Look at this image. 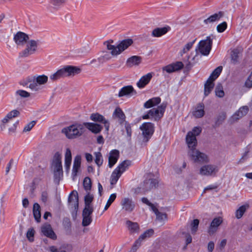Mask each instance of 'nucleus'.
<instances>
[{
	"label": "nucleus",
	"mask_w": 252,
	"mask_h": 252,
	"mask_svg": "<svg viewBox=\"0 0 252 252\" xmlns=\"http://www.w3.org/2000/svg\"><path fill=\"white\" fill-rule=\"evenodd\" d=\"M90 119L93 121L103 124L106 132L109 131L110 123L102 115L97 113H93L90 116Z\"/></svg>",
	"instance_id": "18"
},
{
	"label": "nucleus",
	"mask_w": 252,
	"mask_h": 252,
	"mask_svg": "<svg viewBox=\"0 0 252 252\" xmlns=\"http://www.w3.org/2000/svg\"><path fill=\"white\" fill-rule=\"evenodd\" d=\"M162 70L163 71H165L168 73H170L175 72L174 67H173V65H172V64H168V65L162 67Z\"/></svg>",
	"instance_id": "60"
},
{
	"label": "nucleus",
	"mask_w": 252,
	"mask_h": 252,
	"mask_svg": "<svg viewBox=\"0 0 252 252\" xmlns=\"http://www.w3.org/2000/svg\"><path fill=\"white\" fill-rule=\"evenodd\" d=\"M212 46V39L210 36H207L206 39L200 41L195 50L196 52L198 51L204 56H207L209 54Z\"/></svg>",
	"instance_id": "7"
},
{
	"label": "nucleus",
	"mask_w": 252,
	"mask_h": 252,
	"mask_svg": "<svg viewBox=\"0 0 252 252\" xmlns=\"http://www.w3.org/2000/svg\"><path fill=\"white\" fill-rule=\"evenodd\" d=\"M94 209H84L82 213L83 220L82 225L87 226L89 225L92 221L91 215L93 213Z\"/></svg>",
	"instance_id": "21"
},
{
	"label": "nucleus",
	"mask_w": 252,
	"mask_h": 252,
	"mask_svg": "<svg viewBox=\"0 0 252 252\" xmlns=\"http://www.w3.org/2000/svg\"><path fill=\"white\" fill-rule=\"evenodd\" d=\"M214 243L212 241H210L209 242L208 244V251L209 252H212L214 249Z\"/></svg>",
	"instance_id": "64"
},
{
	"label": "nucleus",
	"mask_w": 252,
	"mask_h": 252,
	"mask_svg": "<svg viewBox=\"0 0 252 252\" xmlns=\"http://www.w3.org/2000/svg\"><path fill=\"white\" fill-rule=\"evenodd\" d=\"M113 40H108L104 43L107 49L110 51L112 56H117L121 54L133 43L132 39L128 38L120 41L116 45H112Z\"/></svg>",
	"instance_id": "1"
},
{
	"label": "nucleus",
	"mask_w": 252,
	"mask_h": 252,
	"mask_svg": "<svg viewBox=\"0 0 252 252\" xmlns=\"http://www.w3.org/2000/svg\"><path fill=\"white\" fill-rule=\"evenodd\" d=\"M216 95L219 97H222L224 95L221 84H218L215 88Z\"/></svg>",
	"instance_id": "48"
},
{
	"label": "nucleus",
	"mask_w": 252,
	"mask_h": 252,
	"mask_svg": "<svg viewBox=\"0 0 252 252\" xmlns=\"http://www.w3.org/2000/svg\"><path fill=\"white\" fill-rule=\"evenodd\" d=\"M39 43L38 40H31L27 44L26 47L19 53V57H27L35 53Z\"/></svg>",
	"instance_id": "10"
},
{
	"label": "nucleus",
	"mask_w": 252,
	"mask_h": 252,
	"mask_svg": "<svg viewBox=\"0 0 252 252\" xmlns=\"http://www.w3.org/2000/svg\"><path fill=\"white\" fill-rule=\"evenodd\" d=\"M20 111L14 109L9 112L0 121V129L3 131L6 130V126L10 125L15 121L14 120L15 118L19 116Z\"/></svg>",
	"instance_id": "6"
},
{
	"label": "nucleus",
	"mask_w": 252,
	"mask_h": 252,
	"mask_svg": "<svg viewBox=\"0 0 252 252\" xmlns=\"http://www.w3.org/2000/svg\"><path fill=\"white\" fill-rule=\"evenodd\" d=\"M202 129L199 126L194 127L191 131H189L186 136V143L189 150L195 148L197 145L196 136L198 135L201 132Z\"/></svg>",
	"instance_id": "5"
},
{
	"label": "nucleus",
	"mask_w": 252,
	"mask_h": 252,
	"mask_svg": "<svg viewBox=\"0 0 252 252\" xmlns=\"http://www.w3.org/2000/svg\"><path fill=\"white\" fill-rule=\"evenodd\" d=\"M33 214L36 221L37 222H40L41 219L40 207L37 203H35L33 204Z\"/></svg>",
	"instance_id": "37"
},
{
	"label": "nucleus",
	"mask_w": 252,
	"mask_h": 252,
	"mask_svg": "<svg viewBox=\"0 0 252 252\" xmlns=\"http://www.w3.org/2000/svg\"><path fill=\"white\" fill-rule=\"evenodd\" d=\"M44 181L42 180V176L36 177L34 178L32 183H31V187L33 189L39 188L42 187V185Z\"/></svg>",
	"instance_id": "38"
},
{
	"label": "nucleus",
	"mask_w": 252,
	"mask_h": 252,
	"mask_svg": "<svg viewBox=\"0 0 252 252\" xmlns=\"http://www.w3.org/2000/svg\"><path fill=\"white\" fill-rule=\"evenodd\" d=\"M41 231L45 236L53 240H55L57 238L56 235L49 224L46 223L44 224L41 227Z\"/></svg>",
	"instance_id": "23"
},
{
	"label": "nucleus",
	"mask_w": 252,
	"mask_h": 252,
	"mask_svg": "<svg viewBox=\"0 0 252 252\" xmlns=\"http://www.w3.org/2000/svg\"><path fill=\"white\" fill-rule=\"evenodd\" d=\"M171 64L174 67L175 71L180 70L184 67V64L181 62H177Z\"/></svg>",
	"instance_id": "58"
},
{
	"label": "nucleus",
	"mask_w": 252,
	"mask_h": 252,
	"mask_svg": "<svg viewBox=\"0 0 252 252\" xmlns=\"http://www.w3.org/2000/svg\"><path fill=\"white\" fill-rule=\"evenodd\" d=\"M94 199V196L92 194L88 193L85 196V207L84 209H88L91 210V209H93V207L91 205V203L93 201Z\"/></svg>",
	"instance_id": "44"
},
{
	"label": "nucleus",
	"mask_w": 252,
	"mask_h": 252,
	"mask_svg": "<svg viewBox=\"0 0 252 252\" xmlns=\"http://www.w3.org/2000/svg\"><path fill=\"white\" fill-rule=\"evenodd\" d=\"M154 233V231L152 229H150L145 231L139 237V238L135 241L133 245L132 250L134 252L136 251L141 245V242L146 239V238H149L152 236Z\"/></svg>",
	"instance_id": "16"
},
{
	"label": "nucleus",
	"mask_w": 252,
	"mask_h": 252,
	"mask_svg": "<svg viewBox=\"0 0 252 252\" xmlns=\"http://www.w3.org/2000/svg\"><path fill=\"white\" fill-rule=\"evenodd\" d=\"M169 30V27L158 28L153 31L152 35L154 37H160L167 33Z\"/></svg>",
	"instance_id": "34"
},
{
	"label": "nucleus",
	"mask_w": 252,
	"mask_h": 252,
	"mask_svg": "<svg viewBox=\"0 0 252 252\" xmlns=\"http://www.w3.org/2000/svg\"><path fill=\"white\" fill-rule=\"evenodd\" d=\"M85 131L83 123H75L62 130V133L69 139H74L81 136Z\"/></svg>",
	"instance_id": "2"
},
{
	"label": "nucleus",
	"mask_w": 252,
	"mask_h": 252,
	"mask_svg": "<svg viewBox=\"0 0 252 252\" xmlns=\"http://www.w3.org/2000/svg\"><path fill=\"white\" fill-rule=\"evenodd\" d=\"M162 185L158 179L153 178L152 175H150L144 182V188L146 189L161 188Z\"/></svg>",
	"instance_id": "13"
},
{
	"label": "nucleus",
	"mask_w": 252,
	"mask_h": 252,
	"mask_svg": "<svg viewBox=\"0 0 252 252\" xmlns=\"http://www.w3.org/2000/svg\"><path fill=\"white\" fill-rule=\"evenodd\" d=\"M223 219L221 217H219L214 218L208 229V233L210 235H213L217 232L219 226L222 223Z\"/></svg>",
	"instance_id": "19"
},
{
	"label": "nucleus",
	"mask_w": 252,
	"mask_h": 252,
	"mask_svg": "<svg viewBox=\"0 0 252 252\" xmlns=\"http://www.w3.org/2000/svg\"><path fill=\"white\" fill-rule=\"evenodd\" d=\"M199 220L198 219L193 220L190 224L191 232L192 234H195L198 230Z\"/></svg>",
	"instance_id": "49"
},
{
	"label": "nucleus",
	"mask_w": 252,
	"mask_h": 252,
	"mask_svg": "<svg viewBox=\"0 0 252 252\" xmlns=\"http://www.w3.org/2000/svg\"><path fill=\"white\" fill-rule=\"evenodd\" d=\"M121 205L123 210L129 213L132 212L135 207L132 199L128 197L123 198L121 200Z\"/></svg>",
	"instance_id": "17"
},
{
	"label": "nucleus",
	"mask_w": 252,
	"mask_h": 252,
	"mask_svg": "<svg viewBox=\"0 0 252 252\" xmlns=\"http://www.w3.org/2000/svg\"><path fill=\"white\" fill-rule=\"evenodd\" d=\"M227 23L225 22H223L221 24L218 25L217 27V31L219 32H223L227 28Z\"/></svg>",
	"instance_id": "56"
},
{
	"label": "nucleus",
	"mask_w": 252,
	"mask_h": 252,
	"mask_svg": "<svg viewBox=\"0 0 252 252\" xmlns=\"http://www.w3.org/2000/svg\"><path fill=\"white\" fill-rule=\"evenodd\" d=\"M51 170L53 172L55 179L59 181L63 177V171L62 164V156L60 153L57 152L54 155Z\"/></svg>",
	"instance_id": "4"
},
{
	"label": "nucleus",
	"mask_w": 252,
	"mask_h": 252,
	"mask_svg": "<svg viewBox=\"0 0 252 252\" xmlns=\"http://www.w3.org/2000/svg\"><path fill=\"white\" fill-rule=\"evenodd\" d=\"M35 121H32L28 124H27L24 127L23 129V132H27L30 131L32 128V127L34 126L35 125Z\"/></svg>",
	"instance_id": "54"
},
{
	"label": "nucleus",
	"mask_w": 252,
	"mask_h": 252,
	"mask_svg": "<svg viewBox=\"0 0 252 252\" xmlns=\"http://www.w3.org/2000/svg\"><path fill=\"white\" fill-rule=\"evenodd\" d=\"M245 86L248 88H252V72L246 81Z\"/></svg>",
	"instance_id": "63"
},
{
	"label": "nucleus",
	"mask_w": 252,
	"mask_h": 252,
	"mask_svg": "<svg viewBox=\"0 0 252 252\" xmlns=\"http://www.w3.org/2000/svg\"><path fill=\"white\" fill-rule=\"evenodd\" d=\"M84 128L88 129L92 132L97 134L102 129V126L100 125L94 123H83Z\"/></svg>",
	"instance_id": "25"
},
{
	"label": "nucleus",
	"mask_w": 252,
	"mask_h": 252,
	"mask_svg": "<svg viewBox=\"0 0 252 252\" xmlns=\"http://www.w3.org/2000/svg\"><path fill=\"white\" fill-rule=\"evenodd\" d=\"M240 57V52L238 49H234L231 53V63L236 64L238 63Z\"/></svg>",
	"instance_id": "41"
},
{
	"label": "nucleus",
	"mask_w": 252,
	"mask_h": 252,
	"mask_svg": "<svg viewBox=\"0 0 252 252\" xmlns=\"http://www.w3.org/2000/svg\"><path fill=\"white\" fill-rule=\"evenodd\" d=\"M153 77V73H148L143 76L137 83V86L139 88H144L149 83Z\"/></svg>",
	"instance_id": "28"
},
{
	"label": "nucleus",
	"mask_w": 252,
	"mask_h": 252,
	"mask_svg": "<svg viewBox=\"0 0 252 252\" xmlns=\"http://www.w3.org/2000/svg\"><path fill=\"white\" fill-rule=\"evenodd\" d=\"M204 106L202 103H199L195 107L194 110L192 112V115L195 118L202 117L204 115Z\"/></svg>",
	"instance_id": "31"
},
{
	"label": "nucleus",
	"mask_w": 252,
	"mask_h": 252,
	"mask_svg": "<svg viewBox=\"0 0 252 252\" xmlns=\"http://www.w3.org/2000/svg\"><path fill=\"white\" fill-rule=\"evenodd\" d=\"M141 61V59L140 57L134 56L128 58L126 61V65L128 66L131 67L134 65H138Z\"/></svg>",
	"instance_id": "36"
},
{
	"label": "nucleus",
	"mask_w": 252,
	"mask_h": 252,
	"mask_svg": "<svg viewBox=\"0 0 252 252\" xmlns=\"http://www.w3.org/2000/svg\"><path fill=\"white\" fill-rule=\"evenodd\" d=\"M83 186L85 189H91L92 181L90 178L85 177L83 181Z\"/></svg>",
	"instance_id": "53"
},
{
	"label": "nucleus",
	"mask_w": 252,
	"mask_h": 252,
	"mask_svg": "<svg viewBox=\"0 0 252 252\" xmlns=\"http://www.w3.org/2000/svg\"><path fill=\"white\" fill-rule=\"evenodd\" d=\"M126 224L128 228V229L132 232H137L139 230V225L136 222H133L130 220H127Z\"/></svg>",
	"instance_id": "45"
},
{
	"label": "nucleus",
	"mask_w": 252,
	"mask_h": 252,
	"mask_svg": "<svg viewBox=\"0 0 252 252\" xmlns=\"http://www.w3.org/2000/svg\"><path fill=\"white\" fill-rule=\"evenodd\" d=\"M250 205L249 204H245L241 206L237 209L235 213V217L237 219H241L246 211L249 208Z\"/></svg>",
	"instance_id": "32"
},
{
	"label": "nucleus",
	"mask_w": 252,
	"mask_h": 252,
	"mask_svg": "<svg viewBox=\"0 0 252 252\" xmlns=\"http://www.w3.org/2000/svg\"><path fill=\"white\" fill-rule=\"evenodd\" d=\"M136 94V92L134 91L132 86H127L123 87L120 91L118 96L119 97H122L124 96H131Z\"/></svg>",
	"instance_id": "26"
},
{
	"label": "nucleus",
	"mask_w": 252,
	"mask_h": 252,
	"mask_svg": "<svg viewBox=\"0 0 252 252\" xmlns=\"http://www.w3.org/2000/svg\"><path fill=\"white\" fill-rule=\"evenodd\" d=\"M131 165V161L126 160L121 162L115 169L120 174H122Z\"/></svg>",
	"instance_id": "33"
},
{
	"label": "nucleus",
	"mask_w": 252,
	"mask_h": 252,
	"mask_svg": "<svg viewBox=\"0 0 252 252\" xmlns=\"http://www.w3.org/2000/svg\"><path fill=\"white\" fill-rule=\"evenodd\" d=\"M16 94L23 97H27L30 96V94L24 90H18L16 91Z\"/></svg>",
	"instance_id": "61"
},
{
	"label": "nucleus",
	"mask_w": 252,
	"mask_h": 252,
	"mask_svg": "<svg viewBox=\"0 0 252 252\" xmlns=\"http://www.w3.org/2000/svg\"><path fill=\"white\" fill-rule=\"evenodd\" d=\"M156 215L157 220L161 222H164L167 220V215L165 213H162L158 211V209L156 207L153 210Z\"/></svg>",
	"instance_id": "42"
},
{
	"label": "nucleus",
	"mask_w": 252,
	"mask_h": 252,
	"mask_svg": "<svg viewBox=\"0 0 252 252\" xmlns=\"http://www.w3.org/2000/svg\"><path fill=\"white\" fill-rule=\"evenodd\" d=\"M144 137V140L148 141L154 132V125L151 123H144L140 127Z\"/></svg>",
	"instance_id": "12"
},
{
	"label": "nucleus",
	"mask_w": 252,
	"mask_h": 252,
	"mask_svg": "<svg viewBox=\"0 0 252 252\" xmlns=\"http://www.w3.org/2000/svg\"><path fill=\"white\" fill-rule=\"evenodd\" d=\"M214 87V81L208 79L204 85V95L207 96Z\"/></svg>",
	"instance_id": "39"
},
{
	"label": "nucleus",
	"mask_w": 252,
	"mask_h": 252,
	"mask_svg": "<svg viewBox=\"0 0 252 252\" xmlns=\"http://www.w3.org/2000/svg\"><path fill=\"white\" fill-rule=\"evenodd\" d=\"M68 201L71 208L77 210L78 208V195L76 190H73L69 194Z\"/></svg>",
	"instance_id": "20"
},
{
	"label": "nucleus",
	"mask_w": 252,
	"mask_h": 252,
	"mask_svg": "<svg viewBox=\"0 0 252 252\" xmlns=\"http://www.w3.org/2000/svg\"><path fill=\"white\" fill-rule=\"evenodd\" d=\"M72 161L71 151L69 148L66 149L64 159V167L66 172H69Z\"/></svg>",
	"instance_id": "29"
},
{
	"label": "nucleus",
	"mask_w": 252,
	"mask_h": 252,
	"mask_svg": "<svg viewBox=\"0 0 252 252\" xmlns=\"http://www.w3.org/2000/svg\"><path fill=\"white\" fill-rule=\"evenodd\" d=\"M81 69L77 66L66 65L50 76V79L56 81L61 78L73 76L81 72Z\"/></svg>",
	"instance_id": "3"
},
{
	"label": "nucleus",
	"mask_w": 252,
	"mask_h": 252,
	"mask_svg": "<svg viewBox=\"0 0 252 252\" xmlns=\"http://www.w3.org/2000/svg\"><path fill=\"white\" fill-rule=\"evenodd\" d=\"M48 80V77L45 75L34 76L33 82H30L29 87L33 91H38L39 89V85L45 84Z\"/></svg>",
	"instance_id": "11"
},
{
	"label": "nucleus",
	"mask_w": 252,
	"mask_h": 252,
	"mask_svg": "<svg viewBox=\"0 0 252 252\" xmlns=\"http://www.w3.org/2000/svg\"><path fill=\"white\" fill-rule=\"evenodd\" d=\"M72 249V246L69 244H63L60 248V252H69Z\"/></svg>",
	"instance_id": "55"
},
{
	"label": "nucleus",
	"mask_w": 252,
	"mask_h": 252,
	"mask_svg": "<svg viewBox=\"0 0 252 252\" xmlns=\"http://www.w3.org/2000/svg\"><path fill=\"white\" fill-rule=\"evenodd\" d=\"M249 111V108L247 106H244L239 108L231 117L232 122H234L243 116H245Z\"/></svg>",
	"instance_id": "22"
},
{
	"label": "nucleus",
	"mask_w": 252,
	"mask_h": 252,
	"mask_svg": "<svg viewBox=\"0 0 252 252\" xmlns=\"http://www.w3.org/2000/svg\"><path fill=\"white\" fill-rule=\"evenodd\" d=\"M81 162V157L80 155H77L74 159L73 169L72 172V177L74 180L78 172Z\"/></svg>",
	"instance_id": "24"
},
{
	"label": "nucleus",
	"mask_w": 252,
	"mask_h": 252,
	"mask_svg": "<svg viewBox=\"0 0 252 252\" xmlns=\"http://www.w3.org/2000/svg\"><path fill=\"white\" fill-rule=\"evenodd\" d=\"M188 155L195 162L203 163L209 161V158L207 155L202 153L195 148L189 150Z\"/></svg>",
	"instance_id": "9"
},
{
	"label": "nucleus",
	"mask_w": 252,
	"mask_h": 252,
	"mask_svg": "<svg viewBox=\"0 0 252 252\" xmlns=\"http://www.w3.org/2000/svg\"><path fill=\"white\" fill-rule=\"evenodd\" d=\"M122 175L115 169L113 171L111 176V184L113 185L116 183Z\"/></svg>",
	"instance_id": "47"
},
{
	"label": "nucleus",
	"mask_w": 252,
	"mask_h": 252,
	"mask_svg": "<svg viewBox=\"0 0 252 252\" xmlns=\"http://www.w3.org/2000/svg\"><path fill=\"white\" fill-rule=\"evenodd\" d=\"M222 70V67L219 66L217 67L211 73L208 79L214 81L220 75Z\"/></svg>",
	"instance_id": "43"
},
{
	"label": "nucleus",
	"mask_w": 252,
	"mask_h": 252,
	"mask_svg": "<svg viewBox=\"0 0 252 252\" xmlns=\"http://www.w3.org/2000/svg\"><path fill=\"white\" fill-rule=\"evenodd\" d=\"M223 16V12L220 11L211 15L209 17L204 20V23L206 24L213 23L219 21Z\"/></svg>",
	"instance_id": "30"
},
{
	"label": "nucleus",
	"mask_w": 252,
	"mask_h": 252,
	"mask_svg": "<svg viewBox=\"0 0 252 252\" xmlns=\"http://www.w3.org/2000/svg\"><path fill=\"white\" fill-rule=\"evenodd\" d=\"M34 230L32 228L28 229L27 232V237L30 242H33L34 240Z\"/></svg>",
	"instance_id": "52"
},
{
	"label": "nucleus",
	"mask_w": 252,
	"mask_h": 252,
	"mask_svg": "<svg viewBox=\"0 0 252 252\" xmlns=\"http://www.w3.org/2000/svg\"><path fill=\"white\" fill-rule=\"evenodd\" d=\"M18 124L19 121L17 120L6 126V129L7 130L8 134L12 135L16 133Z\"/></svg>",
	"instance_id": "40"
},
{
	"label": "nucleus",
	"mask_w": 252,
	"mask_h": 252,
	"mask_svg": "<svg viewBox=\"0 0 252 252\" xmlns=\"http://www.w3.org/2000/svg\"><path fill=\"white\" fill-rule=\"evenodd\" d=\"M160 98L158 97H153L147 101L144 104L146 108H149L158 105L160 102Z\"/></svg>",
	"instance_id": "35"
},
{
	"label": "nucleus",
	"mask_w": 252,
	"mask_h": 252,
	"mask_svg": "<svg viewBox=\"0 0 252 252\" xmlns=\"http://www.w3.org/2000/svg\"><path fill=\"white\" fill-rule=\"evenodd\" d=\"M119 157V152L117 150H113L109 153L108 165L111 168L117 161Z\"/></svg>",
	"instance_id": "27"
},
{
	"label": "nucleus",
	"mask_w": 252,
	"mask_h": 252,
	"mask_svg": "<svg viewBox=\"0 0 252 252\" xmlns=\"http://www.w3.org/2000/svg\"><path fill=\"white\" fill-rule=\"evenodd\" d=\"M218 167L215 165L207 164L201 167L199 174L202 176H214L218 171Z\"/></svg>",
	"instance_id": "14"
},
{
	"label": "nucleus",
	"mask_w": 252,
	"mask_h": 252,
	"mask_svg": "<svg viewBox=\"0 0 252 252\" xmlns=\"http://www.w3.org/2000/svg\"><path fill=\"white\" fill-rule=\"evenodd\" d=\"M114 114L121 119H123L124 118V114L120 108H116L114 112Z\"/></svg>",
	"instance_id": "59"
},
{
	"label": "nucleus",
	"mask_w": 252,
	"mask_h": 252,
	"mask_svg": "<svg viewBox=\"0 0 252 252\" xmlns=\"http://www.w3.org/2000/svg\"><path fill=\"white\" fill-rule=\"evenodd\" d=\"M29 39L28 35L22 32H17L13 37V40L17 47L23 46Z\"/></svg>",
	"instance_id": "15"
},
{
	"label": "nucleus",
	"mask_w": 252,
	"mask_h": 252,
	"mask_svg": "<svg viewBox=\"0 0 252 252\" xmlns=\"http://www.w3.org/2000/svg\"><path fill=\"white\" fill-rule=\"evenodd\" d=\"M166 107L165 104L162 103L158 107L150 110L147 114L142 116V118L143 119H148L151 117L155 120H158L163 116Z\"/></svg>",
	"instance_id": "8"
},
{
	"label": "nucleus",
	"mask_w": 252,
	"mask_h": 252,
	"mask_svg": "<svg viewBox=\"0 0 252 252\" xmlns=\"http://www.w3.org/2000/svg\"><path fill=\"white\" fill-rule=\"evenodd\" d=\"M16 164L13 159L10 160L9 162L7 165L5 170V174L7 175L9 172V171L12 169H15Z\"/></svg>",
	"instance_id": "51"
},
{
	"label": "nucleus",
	"mask_w": 252,
	"mask_h": 252,
	"mask_svg": "<svg viewBox=\"0 0 252 252\" xmlns=\"http://www.w3.org/2000/svg\"><path fill=\"white\" fill-rule=\"evenodd\" d=\"M196 40V39L193 40V41L191 42H189L187 43L185 46L184 47L183 50L181 51L182 55L183 54H185L190 50V49L192 48L193 44L194 43L195 41Z\"/></svg>",
	"instance_id": "50"
},
{
	"label": "nucleus",
	"mask_w": 252,
	"mask_h": 252,
	"mask_svg": "<svg viewBox=\"0 0 252 252\" xmlns=\"http://www.w3.org/2000/svg\"><path fill=\"white\" fill-rule=\"evenodd\" d=\"M95 156V162L98 167H100L103 163V158L101 154L99 152L94 153Z\"/></svg>",
	"instance_id": "46"
},
{
	"label": "nucleus",
	"mask_w": 252,
	"mask_h": 252,
	"mask_svg": "<svg viewBox=\"0 0 252 252\" xmlns=\"http://www.w3.org/2000/svg\"><path fill=\"white\" fill-rule=\"evenodd\" d=\"M141 201L143 203H145V204H147V205H148L149 206H150L152 211L154 209V208H156V206H155V205L153 204L150 202V201L148 200V199L146 197H143L141 199Z\"/></svg>",
	"instance_id": "62"
},
{
	"label": "nucleus",
	"mask_w": 252,
	"mask_h": 252,
	"mask_svg": "<svg viewBox=\"0 0 252 252\" xmlns=\"http://www.w3.org/2000/svg\"><path fill=\"white\" fill-rule=\"evenodd\" d=\"M111 59L110 53L107 52H103V55L99 58V60L101 62H105Z\"/></svg>",
	"instance_id": "57"
}]
</instances>
